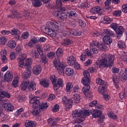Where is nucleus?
<instances>
[{
    "mask_svg": "<svg viewBox=\"0 0 127 127\" xmlns=\"http://www.w3.org/2000/svg\"><path fill=\"white\" fill-rule=\"evenodd\" d=\"M102 59L99 62L101 65L104 66V67H112L114 64V60H115V56L113 55H106L103 54L101 56Z\"/></svg>",
    "mask_w": 127,
    "mask_h": 127,
    "instance_id": "1",
    "label": "nucleus"
},
{
    "mask_svg": "<svg viewBox=\"0 0 127 127\" xmlns=\"http://www.w3.org/2000/svg\"><path fill=\"white\" fill-rule=\"evenodd\" d=\"M30 104H33V108L36 109L39 106V110L40 111H45L48 108V104L46 102H42L40 104V98L35 97L32 98L30 101Z\"/></svg>",
    "mask_w": 127,
    "mask_h": 127,
    "instance_id": "2",
    "label": "nucleus"
},
{
    "mask_svg": "<svg viewBox=\"0 0 127 127\" xmlns=\"http://www.w3.org/2000/svg\"><path fill=\"white\" fill-rule=\"evenodd\" d=\"M54 64L55 68L58 70L59 74L62 76H64L65 75V72H64L65 63L60 62V60L58 58L55 59L54 61Z\"/></svg>",
    "mask_w": 127,
    "mask_h": 127,
    "instance_id": "3",
    "label": "nucleus"
},
{
    "mask_svg": "<svg viewBox=\"0 0 127 127\" xmlns=\"http://www.w3.org/2000/svg\"><path fill=\"white\" fill-rule=\"evenodd\" d=\"M72 116L73 119H75L78 124H81L84 121V118L82 117V110L80 109L75 110L72 111Z\"/></svg>",
    "mask_w": 127,
    "mask_h": 127,
    "instance_id": "4",
    "label": "nucleus"
},
{
    "mask_svg": "<svg viewBox=\"0 0 127 127\" xmlns=\"http://www.w3.org/2000/svg\"><path fill=\"white\" fill-rule=\"evenodd\" d=\"M96 43H97V42L91 43L90 45V50L89 49L85 50L86 55L91 58L94 57L93 54H98V49L95 47H94Z\"/></svg>",
    "mask_w": 127,
    "mask_h": 127,
    "instance_id": "5",
    "label": "nucleus"
},
{
    "mask_svg": "<svg viewBox=\"0 0 127 127\" xmlns=\"http://www.w3.org/2000/svg\"><path fill=\"white\" fill-rule=\"evenodd\" d=\"M66 8L65 7H61L60 10L58 11H54L53 12V14L55 16H58L60 18L62 19H65L66 17H64V15H65V11Z\"/></svg>",
    "mask_w": 127,
    "mask_h": 127,
    "instance_id": "6",
    "label": "nucleus"
},
{
    "mask_svg": "<svg viewBox=\"0 0 127 127\" xmlns=\"http://www.w3.org/2000/svg\"><path fill=\"white\" fill-rule=\"evenodd\" d=\"M12 79H13V73H12V71L7 70L4 75V82L5 83H9V82L12 81Z\"/></svg>",
    "mask_w": 127,
    "mask_h": 127,
    "instance_id": "7",
    "label": "nucleus"
},
{
    "mask_svg": "<svg viewBox=\"0 0 127 127\" xmlns=\"http://www.w3.org/2000/svg\"><path fill=\"white\" fill-rule=\"evenodd\" d=\"M17 61L18 62V66L21 68H23L25 66L24 61L26 59V54H22L17 58Z\"/></svg>",
    "mask_w": 127,
    "mask_h": 127,
    "instance_id": "8",
    "label": "nucleus"
},
{
    "mask_svg": "<svg viewBox=\"0 0 127 127\" xmlns=\"http://www.w3.org/2000/svg\"><path fill=\"white\" fill-rule=\"evenodd\" d=\"M83 75L84 77L82 79L81 83L82 84H85L86 82L87 83H90V73L87 70H84L83 71Z\"/></svg>",
    "mask_w": 127,
    "mask_h": 127,
    "instance_id": "9",
    "label": "nucleus"
},
{
    "mask_svg": "<svg viewBox=\"0 0 127 127\" xmlns=\"http://www.w3.org/2000/svg\"><path fill=\"white\" fill-rule=\"evenodd\" d=\"M95 42L97 43L95 45H93L94 47L98 48L99 50H104V49H106V45L102 43H100L97 41H93L92 43H95Z\"/></svg>",
    "mask_w": 127,
    "mask_h": 127,
    "instance_id": "10",
    "label": "nucleus"
},
{
    "mask_svg": "<svg viewBox=\"0 0 127 127\" xmlns=\"http://www.w3.org/2000/svg\"><path fill=\"white\" fill-rule=\"evenodd\" d=\"M41 66L40 65H36L32 68L33 74L34 75H39L42 71Z\"/></svg>",
    "mask_w": 127,
    "mask_h": 127,
    "instance_id": "11",
    "label": "nucleus"
},
{
    "mask_svg": "<svg viewBox=\"0 0 127 127\" xmlns=\"http://www.w3.org/2000/svg\"><path fill=\"white\" fill-rule=\"evenodd\" d=\"M62 103L64 105H66L67 107H68V106H69V107H71L72 103H73V100H72V99H67L66 96H64L62 97Z\"/></svg>",
    "mask_w": 127,
    "mask_h": 127,
    "instance_id": "12",
    "label": "nucleus"
},
{
    "mask_svg": "<svg viewBox=\"0 0 127 127\" xmlns=\"http://www.w3.org/2000/svg\"><path fill=\"white\" fill-rule=\"evenodd\" d=\"M38 38L35 37H33L31 38L29 42L27 44H26V45H27L29 47H33V45L36 44V43H38Z\"/></svg>",
    "mask_w": 127,
    "mask_h": 127,
    "instance_id": "13",
    "label": "nucleus"
},
{
    "mask_svg": "<svg viewBox=\"0 0 127 127\" xmlns=\"http://www.w3.org/2000/svg\"><path fill=\"white\" fill-rule=\"evenodd\" d=\"M76 58L73 56H69L67 58V63L69 66H73L75 64Z\"/></svg>",
    "mask_w": 127,
    "mask_h": 127,
    "instance_id": "14",
    "label": "nucleus"
},
{
    "mask_svg": "<svg viewBox=\"0 0 127 127\" xmlns=\"http://www.w3.org/2000/svg\"><path fill=\"white\" fill-rule=\"evenodd\" d=\"M102 11V8L99 6H96L90 9L91 13H100Z\"/></svg>",
    "mask_w": 127,
    "mask_h": 127,
    "instance_id": "15",
    "label": "nucleus"
},
{
    "mask_svg": "<svg viewBox=\"0 0 127 127\" xmlns=\"http://www.w3.org/2000/svg\"><path fill=\"white\" fill-rule=\"evenodd\" d=\"M103 41L104 43H105V44H107L108 45L112 44L113 42L112 38H111V37L109 36H105L103 38Z\"/></svg>",
    "mask_w": 127,
    "mask_h": 127,
    "instance_id": "16",
    "label": "nucleus"
},
{
    "mask_svg": "<svg viewBox=\"0 0 127 127\" xmlns=\"http://www.w3.org/2000/svg\"><path fill=\"white\" fill-rule=\"evenodd\" d=\"M12 86L14 88H17L19 86V77L16 76L12 82Z\"/></svg>",
    "mask_w": 127,
    "mask_h": 127,
    "instance_id": "17",
    "label": "nucleus"
},
{
    "mask_svg": "<svg viewBox=\"0 0 127 127\" xmlns=\"http://www.w3.org/2000/svg\"><path fill=\"white\" fill-rule=\"evenodd\" d=\"M25 127H36V122L32 121H26L25 123Z\"/></svg>",
    "mask_w": 127,
    "mask_h": 127,
    "instance_id": "18",
    "label": "nucleus"
},
{
    "mask_svg": "<svg viewBox=\"0 0 127 127\" xmlns=\"http://www.w3.org/2000/svg\"><path fill=\"white\" fill-rule=\"evenodd\" d=\"M10 33L11 34V35H14L15 36H16V39H19V37H20V31H18L17 29H13L11 30V32H10Z\"/></svg>",
    "mask_w": 127,
    "mask_h": 127,
    "instance_id": "19",
    "label": "nucleus"
},
{
    "mask_svg": "<svg viewBox=\"0 0 127 127\" xmlns=\"http://www.w3.org/2000/svg\"><path fill=\"white\" fill-rule=\"evenodd\" d=\"M72 101L75 104H78V103H80V100H81V98L80 97V95L78 94H74L72 97Z\"/></svg>",
    "mask_w": 127,
    "mask_h": 127,
    "instance_id": "20",
    "label": "nucleus"
},
{
    "mask_svg": "<svg viewBox=\"0 0 127 127\" xmlns=\"http://www.w3.org/2000/svg\"><path fill=\"white\" fill-rule=\"evenodd\" d=\"M48 24L49 26H50L51 28H52L55 30H57V29H58V27H59V26L58 25V23L56 22H49Z\"/></svg>",
    "mask_w": 127,
    "mask_h": 127,
    "instance_id": "21",
    "label": "nucleus"
},
{
    "mask_svg": "<svg viewBox=\"0 0 127 127\" xmlns=\"http://www.w3.org/2000/svg\"><path fill=\"white\" fill-rule=\"evenodd\" d=\"M65 14L64 15V17H65V18H66L67 16V17H72V16L75 17L78 15L77 13L74 11H68L66 13H65Z\"/></svg>",
    "mask_w": 127,
    "mask_h": 127,
    "instance_id": "22",
    "label": "nucleus"
},
{
    "mask_svg": "<svg viewBox=\"0 0 127 127\" xmlns=\"http://www.w3.org/2000/svg\"><path fill=\"white\" fill-rule=\"evenodd\" d=\"M76 32V30L75 29H67L64 32H63V36L66 37V36H68L70 34H71V35H73V33H75Z\"/></svg>",
    "mask_w": 127,
    "mask_h": 127,
    "instance_id": "23",
    "label": "nucleus"
},
{
    "mask_svg": "<svg viewBox=\"0 0 127 127\" xmlns=\"http://www.w3.org/2000/svg\"><path fill=\"white\" fill-rule=\"evenodd\" d=\"M92 114V116L93 118H95V119L97 118H99V117H101L102 116V111L99 110H95L93 111Z\"/></svg>",
    "mask_w": 127,
    "mask_h": 127,
    "instance_id": "24",
    "label": "nucleus"
},
{
    "mask_svg": "<svg viewBox=\"0 0 127 127\" xmlns=\"http://www.w3.org/2000/svg\"><path fill=\"white\" fill-rule=\"evenodd\" d=\"M31 71L29 69L25 70L22 74V78L24 79H28L30 77Z\"/></svg>",
    "mask_w": 127,
    "mask_h": 127,
    "instance_id": "25",
    "label": "nucleus"
},
{
    "mask_svg": "<svg viewBox=\"0 0 127 127\" xmlns=\"http://www.w3.org/2000/svg\"><path fill=\"white\" fill-rule=\"evenodd\" d=\"M0 119L1 123H4V122L7 120V116L5 115L4 113L2 112L1 108H0Z\"/></svg>",
    "mask_w": 127,
    "mask_h": 127,
    "instance_id": "26",
    "label": "nucleus"
},
{
    "mask_svg": "<svg viewBox=\"0 0 127 127\" xmlns=\"http://www.w3.org/2000/svg\"><path fill=\"white\" fill-rule=\"evenodd\" d=\"M46 30H47L49 35H50L51 37H55V36H56L57 34L55 30H53L50 28H46Z\"/></svg>",
    "mask_w": 127,
    "mask_h": 127,
    "instance_id": "27",
    "label": "nucleus"
},
{
    "mask_svg": "<svg viewBox=\"0 0 127 127\" xmlns=\"http://www.w3.org/2000/svg\"><path fill=\"white\" fill-rule=\"evenodd\" d=\"M89 83L90 82H85V83H82L83 85H84L83 87L82 91L85 95L86 94V93H87V92L89 91L90 90V85H89Z\"/></svg>",
    "mask_w": 127,
    "mask_h": 127,
    "instance_id": "28",
    "label": "nucleus"
},
{
    "mask_svg": "<svg viewBox=\"0 0 127 127\" xmlns=\"http://www.w3.org/2000/svg\"><path fill=\"white\" fill-rule=\"evenodd\" d=\"M93 114V112L92 111H88V110H81V118H83L84 120V117L92 115Z\"/></svg>",
    "mask_w": 127,
    "mask_h": 127,
    "instance_id": "29",
    "label": "nucleus"
},
{
    "mask_svg": "<svg viewBox=\"0 0 127 127\" xmlns=\"http://www.w3.org/2000/svg\"><path fill=\"white\" fill-rule=\"evenodd\" d=\"M7 45L11 49H13L16 46V42L14 40H10L8 42Z\"/></svg>",
    "mask_w": 127,
    "mask_h": 127,
    "instance_id": "30",
    "label": "nucleus"
},
{
    "mask_svg": "<svg viewBox=\"0 0 127 127\" xmlns=\"http://www.w3.org/2000/svg\"><path fill=\"white\" fill-rule=\"evenodd\" d=\"M29 86V81H23L22 84L21 85V89L23 91H25L28 86Z\"/></svg>",
    "mask_w": 127,
    "mask_h": 127,
    "instance_id": "31",
    "label": "nucleus"
},
{
    "mask_svg": "<svg viewBox=\"0 0 127 127\" xmlns=\"http://www.w3.org/2000/svg\"><path fill=\"white\" fill-rule=\"evenodd\" d=\"M4 109L8 112H13L14 107L13 106V105H12V104L9 103L7 104V106H6V108Z\"/></svg>",
    "mask_w": 127,
    "mask_h": 127,
    "instance_id": "32",
    "label": "nucleus"
},
{
    "mask_svg": "<svg viewBox=\"0 0 127 127\" xmlns=\"http://www.w3.org/2000/svg\"><path fill=\"white\" fill-rule=\"evenodd\" d=\"M65 73L67 76H72L74 74V69L72 68L67 67L65 69Z\"/></svg>",
    "mask_w": 127,
    "mask_h": 127,
    "instance_id": "33",
    "label": "nucleus"
},
{
    "mask_svg": "<svg viewBox=\"0 0 127 127\" xmlns=\"http://www.w3.org/2000/svg\"><path fill=\"white\" fill-rule=\"evenodd\" d=\"M90 6V4H89V2L88 0H86L85 1L79 3L78 5V7L79 8H84V7H89Z\"/></svg>",
    "mask_w": 127,
    "mask_h": 127,
    "instance_id": "34",
    "label": "nucleus"
},
{
    "mask_svg": "<svg viewBox=\"0 0 127 127\" xmlns=\"http://www.w3.org/2000/svg\"><path fill=\"white\" fill-rule=\"evenodd\" d=\"M113 81L116 89H119V78L117 75H114L113 76Z\"/></svg>",
    "mask_w": 127,
    "mask_h": 127,
    "instance_id": "35",
    "label": "nucleus"
},
{
    "mask_svg": "<svg viewBox=\"0 0 127 127\" xmlns=\"http://www.w3.org/2000/svg\"><path fill=\"white\" fill-rule=\"evenodd\" d=\"M20 14H18L15 10L12 11V14L8 15V17H11L14 18V17H20Z\"/></svg>",
    "mask_w": 127,
    "mask_h": 127,
    "instance_id": "36",
    "label": "nucleus"
},
{
    "mask_svg": "<svg viewBox=\"0 0 127 127\" xmlns=\"http://www.w3.org/2000/svg\"><path fill=\"white\" fill-rule=\"evenodd\" d=\"M30 53L33 58H38L39 57V54H38L36 50H32L31 51Z\"/></svg>",
    "mask_w": 127,
    "mask_h": 127,
    "instance_id": "37",
    "label": "nucleus"
},
{
    "mask_svg": "<svg viewBox=\"0 0 127 127\" xmlns=\"http://www.w3.org/2000/svg\"><path fill=\"white\" fill-rule=\"evenodd\" d=\"M103 33L106 34V35H111L114 36L115 35V33L110 29H105L103 30Z\"/></svg>",
    "mask_w": 127,
    "mask_h": 127,
    "instance_id": "38",
    "label": "nucleus"
},
{
    "mask_svg": "<svg viewBox=\"0 0 127 127\" xmlns=\"http://www.w3.org/2000/svg\"><path fill=\"white\" fill-rule=\"evenodd\" d=\"M72 88H73V84L71 82H67L66 83L65 90L66 92H70Z\"/></svg>",
    "mask_w": 127,
    "mask_h": 127,
    "instance_id": "39",
    "label": "nucleus"
},
{
    "mask_svg": "<svg viewBox=\"0 0 127 127\" xmlns=\"http://www.w3.org/2000/svg\"><path fill=\"white\" fill-rule=\"evenodd\" d=\"M48 123L51 127H57V122H54L53 119H49L48 120Z\"/></svg>",
    "mask_w": 127,
    "mask_h": 127,
    "instance_id": "40",
    "label": "nucleus"
},
{
    "mask_svg": "<svg viewBox=\"0 0 127 127\" xmlns=\"http://www.w3.org/2000/svg\"><path fill=\"white\" fill-rule=\"evenodd\" d=\"M40 84L44 88H48L49 87V81L48 80H42L40 82Z\"/></svg>",
    "mask_w": 127,
    "mask_h": 127,
    "instance_id": "41",
    "label": "nucleus"
},
{
    "mask_svg": "<svg viewBox=\"0 0 127 127\" xmlns=\"http://www.w3.org/2000/svg\"><path fill=\"white\" fill-rule=\"evenodd\" d=\"M125 31V29L123 26H119L116 30V32L117 34H123Z\"/></svg>",
    "mask_w": 127,
    "mask_h": 127,
    "instance_id": "42",
    "label": "nucleus"
},
{
    "mask_svg": "<svg viewBox=\"0 0 127 127\" xmlns=\"http://www.w3.org/2000/svg\"><path fill=\"white\" fill-rule=\"evenodd\" d=\"M36 84L34 82H31L29 83V86H28V89L29 91H33L34 90Z\"/></svg>",
    "mask_w": 127,
    "mask_h": 127,
    "instance_id": "43",
    "label": "nucleus"
},
{
    "mask_svg": "<svg viewBox=\"0 0 127 127\" xmlns=\"http://www.w3.org/2000/svg\"><path fill=\"white\" fill-rule=\"evenodd\" d=\"M6 41H7V39L5 37H0V45H4V44L6 43Z\"/></svg>",
    "mask_w": 127,
    "mask_h": 127,
    "instance_id": "44",
    "label": "nucleus"
},
{
    "mask_svg": "<svg viewBox=\"0 0 127 127\" xmlns=\"http://www.w3.org/2000/svg\"><path fill=\"white\" fill-rule=\"evenodd\" d=\"M0 107H2L3 109H6V106H7V101L4 100H0Z\"/></svg>",
    "mask_w": 127,
    "mask_h": 127,
    "instance_id": "45",
    "label": "nucleus"
},
{
    "mask_svg": "<svg viewBox=\"0 0 127 127\" xmlns=\"http://www.w3.org/2000/svg\"><path fill=\"white\" fill-rule=\"evenodd\" d=\"M72 43H73V42L72 41L69 39H67L64 40L62 43V44L63 45H64V46H67V45H70V44H72Z\"/></svg>",
    "mask_w": 127,
    "mask_h": 127,
    "instance_id": "46",
    "label": "nucleus"
},
{
    "mask_svg": "<svg viewBox=\"0 0 127 127\" xmlns=\"http://www.w3.org/2000/svg\"><path fill=\"white\" fill-rule=\"evenodd\" d=\"M86 57H87V56L86 55V53H81L80 57V60L82 62H84V61L86 60Z\"/></svg>",
    "mask_w": 127,
    "mask_h": 127,
    "instance_id": "47",
    "label": "nucleus"
},
{
    "mask_svg": "<svg viewBox=\"0 0 127 127\" xmlns=\"http://www.w3.org/2000/svg\"><path fill=\"white\" fill-rule=\"evenodd\" d=\"M118 47L119 48H126V44L125 42H123V41H120L118 43Z\"/></svg>",
    "mask_w": 127,
    "mask_h": 127,
    "instance_id": "48",
    "label": "nucleus"
},
{
    "mask_svg": "<svg viewBox=\"0 0 127 127\" xmlns=\"http://www.w3.org/2000/svg\"><path fill=\"white\" fill-rule=\"evenodd\" d=\"M108 117L109 118H110V119H112L113 120H117V119H118V116L116 114L113 113V112L109 113L108 114Z\"/></svg>",
    "mask_w": 127,
    "mask_h": 127,
    "instance_id": "49",
    "label": "nucleus"
},
{
    "mask_svg": "<svg viewBox=\"0 0 127 127\" xmlns=\"http://www.w3.org/2000/svg\"><path fill=\"white\" fill-rule=\"evenodd\" d=\"M56 54L58 57H61L63 55V50L62 49H58L57 50Z\"/></svg>",
    "mask_w": 127,
    "mask_h": 127,
    "instance_id": "50",
    "label": "nucleus"
},
{
    "mask_svg": "<svg viewBox=\"0 0 127 127\" xmlns=\"http://www.w3.org/2000/svg\"><path fill=\"white\" fill-rule=\"evenodd\" d=\"M25 66L27 67H29L32 64V60L31 59H27L25 61Z\"/></svg>",
    "mask_w": 127,
    "mask_h": 127,
    "instance_id": "51",
    "label": "nucleus"
},
{
    "mask_svg": "<svg viewBox=\"0 0 127 127\" xmlns=\"http://www.w3.org/2000/svg\"><path fill=\"white\" fill-rule=\"evenodd\" d=\"M107 91V89L105 86H102V87L99 88L98 89V93L100 94H104L105 92Z\"/></svg>",
    "mask_w": 127,
    "mask_h": 127,
    "instance_id": "52",
    "label": "nucleus"
},
{
    "mask_svg": "<svg viewBox=\"0 0 127 127\" xmlns=\"http://www.w3.org/2000/svg\"><path fill=\"white\" fill-rule=\"evenodd\" d=\"M122 14V11L121 10H117L113 12V15L114 16H120Z\"/></svg>",
    "mask_w": 127,
    "mask_h": 127,
    "instance_id": "53",
    "label": "nucleus"
},
{
    "mask_svg": "<svg viewBox=\"0 0 127 127\" xmlns=\"http://www.w3.org/2000/svg\"><path fill=\"white\" fill-rule=\"evenodd\" d=\"M120 77L123 82H126V79H127V76L123 73H120Z\"/></svg>",
    "mask_w": 127,
    "mask_h": 127,
    "instance_id": "54",
    "label": "nucleus"
},
{
    "mask_svg": "<svg viewBox=\"0 0 127 127\" xmlns=\"http://www.w3.org/2000/svg\"><path fill=\"white\" fill-rule=\"evenodd\" d=\"M23 108H20L19 109L16 111L15 113V116H16L17 117H18V116H20V115H21V113L23 112Z\"/></svg>",
    "mask_w": 127,
    "mask_h": 127,
    "instance_id": "55",
    "label": "nucleus"
},
{
    "mask_svg": "<svg viewBox=\"0 0 127 127\" xmlns=\"http://www.w3.org/2000/svg\"><path fill=\"white\" fill-rule=\"evenodd\" d=\"M50 79L53 84H55L56 83V81H57V79L54 75H51Z\"/></svg>",
    "mask_w": 127,
    "mask_h": 127,
    "instance_id": "56",
    "label": "nucleus"
},
{
    "mask_svg": "<svg viewBox=\"0 0 127 127\" xmlns=\"http://www.w3.org/2000/svg\"><path fill=\"white\" fill-rule=\"evenodd\" d=\"M59 109H60L59 105L56 104V106L52 108V111L54 113H56L59 111Z\"/></svg>",
    "mask_w": 127,
    "mask_h": 127,
    "instance_id": "57",
    "label": "nucleus"
},
{
    "mask_svg": "<svg viewBox=\"0 0 127 127\" xmlns=\"http://www.w3.org/2000/svg\"><path fill=\"white\" fill-rule=\"evenodd\" d=\"M28 36H29V34L28 32H26L22 34L21 38L23 39H27V38H28Z\"/></svg>",
    "mask_w": 127,
    "mask_h": 127,
    "instance_id": "58",
    "label": "nucleus"
},
{
    "mask_svg": "<svg viewBox=\"0 0 127 127\" xmlns=\"http://www.w3.org/2000/svg\"><path fill=\"white\" fill-rule=\"evenodd\" d=\"M57 84H58V85H59L60 87H63L64 86L63 80L62 78H59L58 79Z\"/></svg>",
    "mask_w": 127,
    "mask_h": 127,
    "instance_id": "59",
    "label": "nucleus"
},
{
    "mask_svg": "<svg viewBox=\"0 0 127 127\" xmlns=\"http://www.w3.org/2000/svg\"><path fill=\"white\" fill-rule=\"evenodd\" d=\"M56 98V96H55V94H51L49 95L48 98V101H51L52 100H54Z\"/></svg>",
    "mask_w": 127,
    "mask_h": 127,
    "instance_id": "60",
    "label": "nucleus"
},
{
    "mask_svg": "<svg viewBox=\"0 0 127 127\" xmlns=\"http://www.w3.org/2000/svg\"><path fill=\"white\" fill-rule=\"evenodd\" d=\"M1 95L4 96V97H6V98H8V99H9V98H10V94L5 91H3V90H2Z\"/></svg>",
    "mask_w": 127,
    "mask_h": 127,
    "instance_id": "61",
    "label": "nucleus"
},
{
    "mask_svg": "<svg viewBox=\"0 0 127 127\" xmlns=\"http://www.w3.org/2000/svg\"><path fill=\"white\" fill-rule=\"evenodd\" d=\"M78 23L81 27H85L86 26V22L82 20H78Z\"/></svg>",
    "mask_w": 127,
    "mask_h": 127,
    "instance_id": "62",
    "label": "nucleus"
},
{
    "mask_svg": "<svg viewBox=\"0 0 127 127\" xmlns=\"http://www.w3.org/2000/svg\"><path fill=\"white\" fill-rule=\"evenodd\" d=\"M73 92L74 93H78L80 92V87L78 85H75L73 88Z\"/></svg>",
    "mask_w": 127,
    "mask_h": 127,
    "instance_id": "63",
    "label": "nucleus"
},
{
    "mask_svg": "<svg viewBox=\"0 0 127 127\" xmlns=\"http://www.w3.org/2000/svg\"><path fill=\"white\" fill-rule=\"evenodd\" d=\"M123 7V11L125 13H127V4H124L122 6Z\"/></svg>",
    "mask_w": 127,
    "mask_h": 127,
    "instance_id": "64",
    "label": "nucleus"
}]
</instances>
